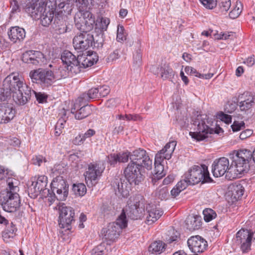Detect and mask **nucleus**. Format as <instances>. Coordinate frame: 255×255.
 Masks as SVG:
<instances>
[{"label":"nucleus","instance_id":"nucleus-64","mask_svg":"<svg viewBox=\"0 0 255 255\" xmlns=\"http://www.w3.org/2000/svg\"><path fill=\"white\" fill-rule=\"evenodd\" d=\"M119 100L116 99H111L108 100L106 102V105L108 108H113L117 106L119 104Z\"/></svg>","mask_w":255,"mask_h":255},{"label":"nucleus","instance_id":"nucleus-46","mask_svg":"<svg viewBox=\"0 0 255 255\" xmlns=\"http://www.w3.org/2000/svg\"><path fill=\"white\" fill-rule=\"evenodd\" d=\"M47 161L46 158L41 155H35L31 159L32 163L38 166H40L42 163H45Z\"/></svg>","mask_w":255,"mask_h":255},{"label":"nucleus","instance_id":"nucleus-42","mask_svg":"<svg viewBox=\"0 0 255 255\" xmlns=\"http://www.w3.org/2000/svg\"><path fill=\"white\" fill-rule=\"evenodd\" d=\"M72 190L76 195L82 196L86 194L87 189L83 183H78L73 185Z\"/></svg>","mask_w":255,"mask_h":255},{"label":"nucleus","instance_id":"nucleus-54","mask_svg":"<svg viewBox=\"0 0 255 255\" xmlns=\"http://www.w3.org/2000/svg\"><path fill=\"white\" fill-rule=\"evenodd\" d=\"M130 153L124 152L122 153H119L117 154L118 156L119 162H126L128 161V158H130Z\"/></svg>","mask_w":255,"mask_h":255},{"label":"nucleus","instance_id":"nucleus-10","mask_svg":"<svg viewBox=\"0 0 255 255\" xmlns=\"http://www.w3.org/2000/svg\"><path fill=\"white\" fill-rule=\"evenodd\" d=\"M51 190L58 200H65L68 194V185L61 176L54 178L51 184Z\"/></svg>","mask_w":255,"mask_h":255},{"label":"nucleus","instance_id":"nucleus-50","mask_svg":"<svg viewBox=\"0 0 255 255\" xmlns=\"http://www.w3.org/2000/svg\"><path fill=\"white\" fill-rule=\"evenodd\" d=\"M31 95L32 94V93H33L35 95L37 101L39 103H42L46 101V100L47 99V96L46 94H45L44 93H42L41 92L37 93L34 90H32L31 89Z\"/></svg>","mask_w":255,"mask_h":255},{"label":"nucleus","instance_id":"nucleus-58","mask_svg":"<svg viewBox=\"0 0 255 255\" xmlns=\"http://www.w3.org/2000/svg\"><path fill=\"white\" fill-rule=\"evenodd\" d=\"M242 10L239 7H235L229 13V16L233 19L238 17L240 14Z\"/></svg>","mask_w":255,"mask_h":255},{"label":"nucleus","instance_id":"nucleus-12","mask_svg":"<svg viewBox=\"0 0 255 255\" xmlns=\"http://www.w3.org/2000/svg\"><path fill=\"white\" fill-rule=\"evenodd\" d=\"M253 238V235L251 233V231L242 229L237 233L235 242L237 245L240 246L243 253H246L251 250Z\"/></svg>","mask_w":255,"mask_h":255},{"label":"nucleus","instance_id":"nucleus-16","mask_svg":"<svg viewBox=\"0 0 255 255\" xmlns=\"http://www.w3.org/2000/svg\"><path fill=\"white\" fill-rule=\"evenodd\" d=\"M130 160L131 163L140 165L148 170L151 169L152 161L144 149L139 148L130 153Z\"/></svg>","mask_w":255,"mask_h":255},{"label":"nucleus","instance_id":"nucleus-23","mask_svg":"<svg viewBox=\"0 0 255 255\" xmlns=\"http://www.w3.org/2000/svg\"><path fill=\"white\" fill-rule=\"evenodd\" d=\"M22 60L23 62L27 64L38 65L44 63V57L40 51L29 50L25 52L22 54Z\"/></svg>","mask_w":255,"mask_h":255},{"label":"nucleus","instance_id":"nucleus-49","mask_svg":"<svg viewBox=\"0 0 255 255\" xmlns=\"http://www.w3.org/2000/svg\"><path fill=\"white\" fill-rule=\"evenodd\" d=\"M12 179H9L7 180L8 188L3 191H7L8 192L13 193L14 192L17 193L18 190V188L17 186L14 185V183Z\"/></svg>","mask_w":255,"mask_h":255},{"label":"nucleus","instance_id":"nucleus-3","mask_svg":"<svg viewBox=\"0 0 255 255\" xmlns=\"http://www.w3.org/2000/svg\"><path fill=\"white\" fill-rule=\"evenodd\" d=\"M176 143L172 141L167 143L164 148L158 151L155 155L154 160V169L151 177V182L155 185L157 180L165 175L163 165L161 164L164 159H169L174 150Z\"/></svg>","mask_w":255,"mask_h":255},{"label":"nucleus","instance_id":"nucleus-60","mask_svg":"<svg viewBox=\"0 0 255 255\" xmlns=\"http://www.w3.org/2000/svg\"><path fill=\"white\" fill-rule=\"evenodd\" d=\"M99 95L102 97L106 96L110 93V89L109 86L104 85L99 88Z\"/></svg>","mask_w":255,"mask_h":255},{"label":"nucleus","instance_id":"nucleus-29","mask_svg":"<svg viewBox=\"0 0 255 255\" xmlns=\"http://www.w3.org/2000/svg\"><path fill=\"white\" fill-rule=\"evenodd\" d=\"M98 60V58L96 55L91 54L90 55L82 54L78 55V65L80 67V72L84 69L91 66L94 63H96Z\"/></svg>","mask_w":255,"mask_h":255},{"label":"nucleus","instance_id":"nucleus-38","mask_svg":"<svg viewBox=\"0 0 255 255\" xmlns=\"http://www.w3.org/2000/svg\"><path fill=\"white\" fill-rule=\"evenodd\" d=\"M165 244L162 241H155L148 248L149 252L155 254H160L165 249Z\"/></svg>","mask_w":255,"mask_h":255},{"label":"nucleus","instance_id":"nucleus-53","mask_svg":"<svg viewBox=\"0 0 255 255\" xmlns=\"http://www.w3.org/2000/svg\"><path fill=\"white\" fill-rule=\"evenodd\" d=\"M188 181H189L188 179H186L184 177V179L181 180L180 181H179L176 186H177V187L179 189H181V190L182 191L183 190H184L185 189H186V187L189 185H192V184L190 183L189 182H188Z\"/></svg>","mask_w":255,"mask_h":255},{"label":"nucleus","instance_id":"nucleus-24","mask_svg":"<svg viewBox=\"0 0 255 255\" xmlns=\"http://www.w3.org/2000/svg\"><path fill=\"white\" fill-rule=\"evenodd\" d=\"M238 102L240 110L246 112L255 104V96L248 92H244L239 96Z\"/></svg>","mask_w":255,"mask_h":255},{"label":"nucleus","instance_id":"nucleus-6","mask_svg":"<svg viewBox=\"0 0 255 255\" xmlns=\"http://www.w3.org/2000/svg\"><path fill=\"white\" fill-rule=\"evenodd\" d=\"M0 204L5 211L15 212L20 207L19 195L17 193H11L7 191H1L0 192Z\"/></svg>","mask_w":255,"mask_h":255},{"label":"nucleus","instance_id":"nucleus-40","mask_svg":"<svg viewBox=\"0 0 255 255\" xmlns=\"http://www.w3.org/2000/svg\"><path fill=\"white\" fill-rule=\"evenodd\" d=\"M74 0H58V8L63 9L65 13L68 14L72 10L71 8V4L72 5Z\"/></svg>","mask_w":255,"mask_h":255},{"label":"nucleus","instance_id":"nucleus-2","mask_svg":"<svg viewBox=\"0 0 255 255\" xmlns=\"http://www.w3.org/2000/svg\"><path fill=\"white\" fill-rule=\"evenodd\" d=\"M232 162L226 179L233 180L239 178L247 173L250 169V162L252 160L251 151L246 149L234 151L230 154Z\"/></svg>","mask_w":255,"mask_h":255},{"label":"nucleus","instance_id":"nucleus-37","mask_svg":"<svg viewBox=\"0 0 255 255\" xmlns=\"http://www.w3.org/2000/svg\"><path fill=\"white\" fill-rule=\"evenodd\" d=\"M68 71L69 70L67 69V67L64 66V67H60L53 71L54 82L67 77L68 76Z\"/></svg>","mask_w":255,"mask_h":255},{"label":"nucleus","instance_id":"nucleus-35","mask_svg":"<svg viewBox=\"0 0 255 255\" xmlns=\"http://www.w3.org/2000/svg\"><path fill=\"white\" fill-rule=\"evenodd\" d=\"M6 228L4 231L2 232V236L4 241L7 242L10 238H13L16 235L17 229L12 222L10 224L8 223Z\"/></svg>","mask_w":255,"mask_h":255},{"label":"nucleus","instance_id":"nucleus-59","mask_svg":"<svg viewBox=\"0 0 255 255\" xmlns=\"http://www.w3.org/2000/svg\"><path fill=\"white\" fill-rule=\"evenodd\" d=\"M124 128V123H117L115 125V127L113 130V133L114 134H118L120 132L123 131Z\"/></svg>","mask_w":255,"mask_h":255},{"label":"nucleus","instance_id":"nucleus-28","mask_svg":"<svg viewBox=\"0 0 255 255\" xmlns=\"http://www.w3.org/2000/svg\"><path fill=\"white\" fill-rule=\"evenodd\" d=\"M31 185L29 187V191L37 195L45 189L47 185V177L45 176H39L36 181H31Z\"/></svg>","mask_w":255,"mask_h":255},{"label":"nucleus","instance_id":"nucleus-63","mask_svg":"<svg viewBox=\"0 0 255 255\" xmlns=\"http://www.w3.org/2000/svg\"><path fill=\"white\" fill-rule=\"evenodd\" d=\"M231 127L233 131H237L241 130L242 129V127H245V123L243 122L241 123L234 122Z\"/></svg>","mask_w":255,"mask_h":255},{"label":"nucleus","instance_id":"nucleus-4","mask_svg":"<svg viewBox=\"0 0 255 255\" xmlns=\"http://www.w3.org/2000/svg\"><path fill=\"white\" fill-rule=\"evenodd\" d=\"M128 220L124 210L122 212L116 221L109 223L102 230L101 234L106 241L114 242L120 236L123 229L127 227Z\"/></svg>","mask_w":255,"mask_h":255},{"label":"nucleus","instance_id":"nucleus-25","mask_svg":"<svg viewBox=\"0 0 255 255\" xmlns=\"http://www.w3.org/2000/svg\"><path fill=\"white\" fill-rule=\"evenodd\" d=\"M15 111L8 103L0 104V124H6L15 117Z\"/></svg>","mask_w":255,"mask_h":255},{"label":"nucleus","instance_id":"nucleus-19","mask_svg":"<svg viewBox=\"0 0 255 255\" xmlns=\"http://www.w3.org/2000/svg\"><path fill=\"white\" fill-rule=\"evenodd\" d=\"M46 0H34L27 4L25 8L26 13L29 14L33 19H39L42 12L45 8Z\"/></svg>","mask_w":255,"mask_h":255},{"label":"nucleus","instance_id":"nucleus-7","mask_svg":"<svg viewBox=\"0 0 255 255\" xmlns=\"http://www.w3.org/2000/svg\"><path fill=\"white\" fill-rule=\"evenodd\" d=\"M74 22L78 29L82 32L89 31L93 29L95 17L89 11L80 10L75 15Z\"/></svg>","mask_w":255,"mask_h":255},{"label":"nucleus","instance_id":"nucleus-39","mask_svg":"<svg viewBox=\"0 0 255 255\" xmlns=\"http://www.w3.org/2000/svg\"><path fill=\"white\" fill-rule=\"evenodd\" d=\"M160 76L163 79H171L174 76V71L168 65L164 64L160 68Z\"/></svg>","mask_w":255,"mask_h":255},{"label":"nucleus","instance_id":"nucleus-47","mask_svg":"<svg viewBox=\"0 0 255 255\" xmlns=\"http://www.w3.org/2000/svg\"><path fill=\"white\" fill-rule=\"evenodd\" d=\"M219 5L221 11H227L231 7V0H220L219 1Z\"/></svg>","mask_w":255,"mask_h":255},{"label":"nucleus","instance_id":"nucleus-5","mask_svg":"<svg viewBox=\"0 0 255 255\" xmlns=\"http://www.w3.org/2000/svg\"><path fill=\"white\" fill-rule=\"evenodd\" d=\"M184 177L186 179H188V182L192 185L198 184L200 182L204 183L212 181L207 167L205 165L193 166L184 174Z\"/></svg>","mask_w":255,"mask_h":255},{"label":"nucleus","instance_id":"nucleus-33","mask_svg":"<svg viewBox=\"0 0 255 255\" xmlns=\"http://www.w3.org/2000/svg\"><path fill=\"white\" fill-rule=\"evenodd\" d=\"M54 15V12L49 9H46L45 7L43 11L42 12L41 15H39V19L41 24L43 26H48L52 22Z\"/></svg>","mask_w":255,"mask_h":255},{"label":"nucleus","instance_id":"nucleus-56","mask_svg":"<svg viewBox=\"0 0 255 255\" xmlns=\"http://www.w3.org/2000/svg\"><path fill=\"white\" fill-rule=\"evenodd\" d=\"M76 1L81 4L83 8H90L94 5V0H76Z\"/></svg>","mask_w":255,"mask_h":255},{"label":"nucleus","instance_id":"nucleus-22","mask_svg":"<svg viewBox=\"0 0 255 255\" xmlns=\"http://www.w3.org/2000/svg\"><path fill=\"white\" fill-rule=\"evenodd\" d=\"M187 244L191 251L196 255L203 252L207 247V242L198 235L190 237L187 241Z\"/></svg>","mask_w":255,"mask_h":255},{"label":"nucleus","instance_id":"nucleus-13","mask_svg":"<svg viewBox=\"0 0 255 255\" xmlns=\"http://www.w3.org/2000/svg\"><path fill=\"white\" fill-rule=\"evenodd\" d=\"M142 166L133 163H129L124 170V174L127 180L130 184L138 185L143 180V176L141 173Z\"/></svg>","mask_w":255,"mask_h":255},{"label":"nucleus","instance_id":"nucleus-31","mask_svg":"<svg viewBox=\"0 0 255 255\" xmlns=\"http://www.w3.org/2000/svg\"><path fill=\"white\" fill-rule=\"evenodd\" d=\"M228 190L229 195L235 200L239 199L244 192V188L243 185L237 182L231 184L229 186Z\"/></svg>","mask_w":255,"mask_h":255},{"label":"nucleus","instance_id":"nucleus-20","mask_svg":"<svg viewBox=\"0 0 255 255\" xmlns=\"http://www.w3.org/2000/svg\"><path fill=\"white\" fill-rule=\"evenodd\" d=\"M130 185L127 179H115L112 183L115 194L119 197H128L130 190Z\"/></svg>","mask_w":255,"mask_h":255},{"label":"nucleus","instance_id":"nucleus-45","mask_svg":"<svg viewBox=\"0 0 255 255\" xmlns=\"http://www.w3.org/2000/svg\"><path fill=\"white\" fill-rule=\"evenodd\" d=\"M155 196L161 200L166 199L168 196V191L167 187L158 188L155 192Z\"/></svg>","mask_w":255,"mask_h":255},{"label":"nucleus","instance_id":"nucleus-27","mask_svg":"<svg viewBox=\"0 0 255 255\" xmlns=\"http://www.w3.org/2000/svg\"><path fill=\"white\" fill-rule=\"evenodd\" d=\"M146 210L148 213L146 219L148 224H152L156 221L163 213L159 207H157L154 204H148L146 207Z\"/></svg>","mask_w":255,"mask_h":255},{"label":"nucleus","instance_id":"nucleus-18","mask_svg":"<svg viewBox=\"0 0 255 255\" xmlns=\"http://www.w3.org/2000/svg\"><path fill=\"white\" fill-rule=\"evenodd\" d=\"M229 161L225 157L216 159L212 164V172L215 177H218L225 174V177L229 171Z\"/></svg>","mask_w":255,"mask_h":255},{"label":"nucleus","instance_id":"nucleus-21","mask_svg":"<svg viewBox=\"0 0 255 255\" xmlns=\"http://www.w3.org/2000/svg\"><path fill=\"white\" fill-rule=\"evenodd\" d=\"M128 208L123 209L125 211L126 216L132 220H137L140 218L144 212V208L141 206L139 201L135 199L133 203L128 204ZM127 219V218L126 217Z\"/></svg>","mask_w":255,"mask_h":255},{"label":"nucleus","instance_id":"nucleus-61","mask_svg":"<svg viewBox=\"0 0 255 255\" xmlns=\"http://www.w3.org/2000/svg\"><path fill=\"white\" fill-rule=\"evenodd\" d=\"M133 62L134 63L139 66L141 62V54L140 49L137 50L135 54L133 55Z\"/></svg>","mask_w":255,"mask_h":255},{"label":"nucleus","instance_id":"nucleus-32","mask_svg":"<svg viewBox=\"0 0 255 255\" xmlns=\"http://www.w3.org/2000/svg\"><path fill=\"white\" fill-rule=\"evenodd\" d=\"M201 225L202 221L200 216L190 215L186 219V228L190 231L198 230Z\"/></svg>","mask_w":255,"mask_h":255},{"label":"nucleus","instance_id":"nucleus-17","mask_svg":"<svg viewBox=\"0 0 255 255\" xmlns=\"http://www.w3.org/2000/svg\"><path fill=\"white\" fill-rule=\"evenodd\" d=\"M61 59L62 62L66 65L67 69L71 73L75 74L79 73L80 72V67L78 65V56L73 55L70 51L65 50L61 56Z\"/></svg>","mask_w":255,"mask_h":255},{"label":"nucleus","instance_id":"nucleus-34","mask_svg":"<svg viewBox=\"0 0 255 255\" xmlns=\"http://www.w3.org/2000/svg\"><path fill=\"white\" fill-rule=\"evenodd\" d=\"M99 95V88H93L90 89L87 93H83L78 98V101L79 103H82L84 101L87 102L90 99L98 98Z\"/></svg>","mask_w":255,"mask_h":255},{"label":"nucleus","instance_id":"nucleus-51","mask_svg":"<svg viewBox=\"0 0 255 255\" xmlns=\"http://www.w3.org/2000/svg\"><path fill=\"white\" fill-rule=\"evenodd\" d=\"M203 5L208 9H213L217 5L216 0H200Z\"/></svg>","mask_w":255,"mask_h":255},{"label":"nucleus","instance_id":"nucleus-14","mask_svg":"<svg viewBox=\"0 0 255 255\" xmlns=\"http://www.w3.org/2000/svg\"><path fill=\"white\" fill-rule=\"evenodd\" d=\"M59 212V225L61 228L70 230L71 224L74 221V211L71 207H67L64 204L58 207Z\"/></svg>","mask_w":255,"mask_h":255},{"label":"nucleus","instance_id":"nucleus-8","mask_svg":"<svg viewBox=\"0 0 255 255\" xmlns=\"http://www.w3.org/2000/svg\"><path fill=\"white\" fill-rule=\"evenodd\" d=\"M29 77L33 83H39L44 87H49L54 83L53 71L48 69L39 68L32 70Z\"/></svg>","mask_w":255,"mask_h":255},{"label":"nucleus","instance_id":"nucleus-36","mask_svg":"<svg viewBox=\"0 0 255 255\" xmlns=\"http://www.w3.org/2000/svg\"><path fill=\"white\" fill-rule=\"evenodd\" d=\"M54 24L55 25L54 28L57 34H63L67 31L68 27L66 22L64 20L59 19L58 17L55 18Z\"/></svg>","mask_w":255,"mask_h":255},{"label":"nucleus","instance_id":"nucleus-57","mask_svg":"<svg viewBox=\"0 0 255 255\" xmlns=\"http://www.w3.org/2000/svg\"><path fill=\"white\" fill-rule=\"evenodd\" d=\"M219 118L225 123L229 124L232 122L231 116L223 113H221L218 115Z\"/></svg>","mask_w":255,"mask_h":255},{"label":"nucleus","instance_id":"nucleus-1","mask_svg":"<svg viewBox=\"0 0 255 255\" xmlns=\"http://www.w3.org/2000/svg\"><path fill=\"white\" fill-rule=\"evenodd\" d=\"M31 88L18 76L11 74L3 81V88H0V101H4L11 96L17 105H24L31 98Z\"/></svg>","mask_w":255,"mask_h":255},{"label":"nucleus","instance_id":"nucleus-15","mask_svg":"<svg viewBox=\"0 0 255 255\" xmlns=\"http://www.w3.org/2000/svg\"><path fill=\"white\" fill-rule=\"evenodd\" d=\"M104 169L98 163H90L88 165V169L84 173L88 187H92L98 183Z\"/></svg>","mask_w":255,"mask_h":255},{"label":"nucleus","instance_id":"nucleus-62","mask_svg":"<svg viewBox=\"0 0 255 255\" xmlns=\"http://www.w3.org/2000/svg\"><path fill=\"white\" fill-rule=\"evenodd\" d=\"M85 140L83 133L79 134L73 140V143L75 145H81Z\"/></svg>","mask_w":255,"mask_h":255},{"label":"nucleus","instance_id":"nucleus-11","mask_svg":"<svg viewBox=\"0 0 255 255\" xmlns=\"http://www.w3.org/2000/svg\"><path fill=\"white\" fill-rule=\"evenodd\" d=\"M93 41V35L85 31L75 36L73 40V44L78 52H82L92 46Z\"/></svg>","mask_w":255,"mask_h":255},{"label":"nucleus","instance_id":"nucleus-41","mask_svg":"<svg viewBox=\"0 0 255 255\" xmlns=\"http://www.w3.org/2000/svg\"><path fill=\"white\" fill-rule=\"evenodd\" d=\"M58 0H49L48 2L46 0L44 7H46V9L49 8L54 12L57 10L59 11V12L62 13L63 9L58 8Z\"/></svg>","mask_w":255,"mask_h":255},{"label":"nucleus","instance_id":"nucleus-48","mask_svg":"<svg viewBox=\"0 0 255 255\" xmlns=\"http://www.w3.org/2000/svg\"><path fill=\"white\" fill-rule=\"evenodd\" d=\"M179 237V234L174 230H171L169 231V235L166 238V240L168 243H171L174 241H176Z\"/></svg>","mask_w":255,"mask_h":255},{"label":"nucleus","instance_id":"nucleus-9","mask_svg":"<svg viewBox=\"0 0 255 255\" xmlns=\"http://www.w3.org/2000/svg\"><path fill=\"white\" fill-rule=\"evenodd\" d=\"M193 122V125L197 127V131L190 132V135L198 141H201L207 137V134L212 133L213 129L210 128L206 125L205 119L202 117V115H198Z\"/></svg>","mask_w":255,"mask_h":255},{"label":"nucleus","instance_id":"nucleus-30","mask_svg":"<svg viewBox=\"0 0 255 255\" xmlns=\"http://www.w3.org/2000/svg\"><path fill=\"white\" fill-rule=\"evenodd\" d=\"M7 34L10 40L15 43L17 40H23L25 37V30L18 26L11 27L8 31Z\"/></svg>","mask_w":255,"mask_h":255},{"label":"nucleus","instance_id":"nucleus-52","mask_svg":"<svg viewBox=\"0 0 255 255\" xmlns=\"http://www.w3.org/2000/svg\"><path fill=\"white\" fill-rule=\"evenodd\" d=\"M124 26L118 25L117 36V39L118 41L121 42L126 39V35L124 33Z\"/></svg>","mask_w":255,"mask_h":255},{"label":"nucleus","instance_id":"nucleus-44","mask_svg":"<svg viewBox=\"0 0 255 255\" xmlns=\"http://www.w3.org/2000/svg\"><path fill=\"white\" fill-rule=\"evenodd\" d=\"M59 115H61V117L58 120L55 129L56 130L58 128H63L64 123H66L67 119L66 117V112L64 109H63Z\"/></svg>","mask_w":255,"mask_h":255},{"label":"nucleus","instance_id":"nucleus-43","mask_svg":"<svg viewBox=\"0 0 255 255\" xmlns=\"http://www.w3.org/2000/svg\"><path fill=\"white\" fill-rule=\"evenodd\" d=\"M204 220L209 222L215 219L217 216L216 213L212 209L207 208L203 211Z\"/></svg>","mask_w":255,"mask_h":255},{"label":"nucleus","instance_id":"nucleus-26","mask_svg":"<svg viewBox=\"0 0 255 255\" xmlns=\"http://www.w3.org/2000/svg\"><path fill=\"white\" fill-rule=\"evenodd\" d=\"M78 99L76 101L73 107L71 108V113L75 115L76 120H80L87 117L92 113V109L89 105H84L80 108L81 106Z\"/></svg>","mask_w":255,"mask_h":255},{"label":"nucleus","instance_id":"nucleus-55","mask_svg":"<svg viewBox=\"0 0 255 255\" xmlns=\"http://www.w3.org/2000/svg\"><path fill=\"white\" fill-rule=\"evenodd\" d=\"M120 50L119 49H116L113 51L112 53L110 54L109 57L107 59V61L108 62H113L114 60L119 58L120 57V55L119 54Z\"/></svg>","mask_w":255,"mask_h":255}]
</instances>
